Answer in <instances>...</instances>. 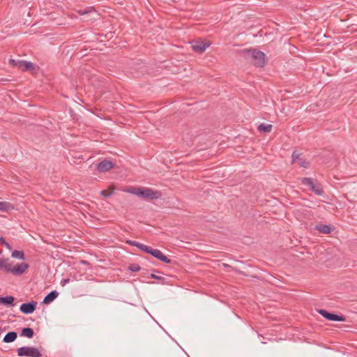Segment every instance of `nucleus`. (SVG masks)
Listing matches in <instances>:
<instances>
[{"instance_id": "obj_26", "label": "nucleus", "mask_w": 357, "mask_h": 357, "mask_svg": "<svg viewBox=\"0 0 357 357\" xmlns=\"http://www.w3.org/2000/svg\"><path fill=\"white\" fill-rule=\"evenodd\" d=\"M223 266L226 268V269H231L236 273H238L239 274H243V271L237 269L235 267H233L227 264H223Z\"/></svg>"}, {"instance_id": "obj_30", "label": "nucleus", "mask_w": 357, "mask_h": 357, "mask_svg": "<svg viewBox=\"0 0 357 357\" xmlns=\"http://www.w3.org/2000/svg\"><path fill=\"white\" fill-rule=\"evenodd\" d=\"M69 280H70L69 279H65L63 281H61L62 285L63 286L65 285L67 282H69Z\"/></svg>"}, {"instance_id": "obj_1", "label": "nucleus", "mask_w": 357, "mask_h": 357, "mask_svg": "<svg viewBox=\"0 0 357 357\" xmlns=\"http://www.w3.org/2000/svg\"><path fill=\"white\" fill-rule=\"evenodd\" d=\"M125 191L137 195L147 201L157 199L160 198L162 196L161 192L144 187H130L125 190Z\"/></svg>"}, {"instance_id": "obj_27", "label": "nucleus", "mask_w": 357, "mask_h": 357, "mask_svg": "<svg viewBox=\"0 0 357 357\" xmlns=\"http://www.w3.org/2000/svg\"><path fill=\"white\" fill-rule=\"evenodd\" d=\"M149 278L158 280H163L165 279L163 277L158 276L154 273H151Z\"/></svg>"}, {"instance_id": "obj_31", "label": "nucleus", "mask_w": 357, "mask_h": 357, "mask_svg": "<svg viewBox=\"0 0 357 357\" xmlns=\"http://www.w3.org/2000/svg\"><path fill=\"white\" fill-rule=\"evenodd\" d=\"M301 165L306 167L305 163H301Z\"/></svg>"}, {"instance_id": "obj_18", "label": "nucleus", "mask_w": 357, "mask_h": 357, "mask_svg": "<svg viewBox=\"0 0 357 357\" xmlns=\"http://www.w3.org/2000/svg\"><path fill=\"white\" fill-rule=\"evenodd\" d=\"M273 126L271 124H260L257 129L259 132H270L272 130Z\"/></svg>"}, {"instance_id": "obj_5", "label": "nucleus", "mask_w": 357, "mask_h": 357, "mask_svg": "<svg viewBox=\"0 0 357 357\" xmlns=\"http://www.w3.org/2000/svg\"><path fill=\"white\" fill-rule=\"evenodd\" d=\"M9 63L15 67L18 68L22 71H31L34 70V65L31 61L10 59Z\"/></svg>"}, {"instance_id": "obj_3", "label": "nucleus", "mask_w": 357, "mask_h": 357, "mask_svg": "<svg viewBox=\"0 0 357 357\" xmlns=\"http://www.w3.org/2000/svg\"><path fill=\"white\" fill-rule=\"evenodd\" d=\"M17 356L20 357H41L40 351L33 347H22L17 349Z\"/></svg>"}, {"instance_id": "obj_15", "label": "nucleus", "mask_w": 357, "mask_h": 357, "mask_svg": "<svg viewBox=\"0 0 357 357\" xmlns=\"http://www.w3.org/2000/svg\"><path fill=\"white\" fill-rule=\"evenodd\" d=\"M17 337V333L15 331H10L6 334L3 337V341L6 343H10L14 342Z\"/></svg>"}, {"instance_id": "obj_12", "label": "nucleus", "mask_w": 357, "mask_h": 357, "mask_svg": "<svg viewBox=\"0 0 357 357\" xmlns=\"http://www.w3.org/2000/svg\"><path fill=\"white\" fill-rule=\"evenodd\" d=\"M315 229L322 234H330L333 230V227L328 225L319 224L315 226Z\"/></svg>"}, {"instance_id": "obj_24", "label": "nucleus", "mask_w": 357, "mask_h": 357, "mask_svg": "<svg viewBox=\"0 0 357 357\" xmlns=\"http://www.w3.org/2000/svg\"><path fill=\"white\" fill-rule=\"evenodd\" d=\"M92 11H95V9L93 7L86 8L84 9H80L78 10V13L81 15H86Z\"/></svg>"}, {"instance_id": "obj_32", "label": "nucleus", "mask_w": 357, "mask_h": 357, "mask_svg": "<svg viewBox=\"0 0 357 357\" xmlns=\"http://www.w3.org/2000/svg\"><path fill=\"white\" fill-rule=\"evenodd\" d=\"M2 296H0V304H1Z\"/></svg>"}, {"instance_id": "obj_17", "label": "nucleus", "mask_w": 357, "mask_h": 357, "mask_svg": "<svg viewBox=\"0 0 357 357\" xmlns=\"http://www.w3.org/2000/svg\"><path fill=\"white\" fill-rule=\"evenodd\" d=\"M14 205L8 202H0V211L8 212L14 209Z\"/></svg>"}, {"instance_id": "obj_2", "label": "nucleus", "mask_w": 357, "mask_h": 357, "mask_svg": "<svg viewBox=\"0 0 357 357\" xmlns=\"http://www.w3.org/2000/svg\"><path fill=\"white\" fill-rule=\"evenodd\" d=\"M244 57L250 59L257 67H264L268 59L266 54L255 48L244 49L241 51Z\"/></svg>"}, {"instance_id": "obj_20", "label": "nucleus", "mask_w": 357, "mask_h": 357, "mask_svg": "<svg viewBox=\"0 0 357 357\" xmlns=\"http://www.w3.org/2000/svg\"><path fill=\"white\" fill-rule=\"evenodd\" d=\"M114 188H112V186H110L108 190H102L100 192V195H102L103 197H110L113 192H114Z\"/></svg>"}, {"instance_id": "obj_19", "label": "nucleus", "mask_w": 357, "mask_h": 357, "mask_svg": "<svg viewBox=\"0 0 357 357\" xmlns=\"http://www.w3.org/2000/svg\"><path fill=\"white\" fill-rule=\"evenodd\" d=\"M11 257L15 259H19L22 260L25 259L24 253L23 251L21 250H14L12 252Z\"/></svg>"}, {"instance_id": "obj_9", "label": "nucleus", "mask_w": 357, "mask_h": 357, "mask_svg": "<svg viewBox=\"0 0 357 357\" xmlns=\"http://www.w3.org/2000/svg\"><path fill=\"white\" fill-rule=\"evenodd\" d=\"M149 254L155 257L157 259L165 263V264H171L172 260L166 257L160 250L158 249L151 248Z\"/></svg>"}, {"instance_id": "obj_29", "label": "nucleus", "mask_w": 357, "mask_h": 357, "mask_svg": "<svg viewBox=\"0 0 357 357\" xmlns=\"http://www.w3.org/2000/svg\"><path fill=\"white\" fill-rule=\"evenodd\" d=\"M298 157H299V154L297 153L296 151H294L292 153L293 160L294 161L296 159L298 158Z\"/></svg>"}, {"instance_id": "obj_33", "label": "nucleus", "mask_w": 357, "mask_h": 357, "mask_svg": "<svg viewBox=\"0 0 357 357\" xmlns=\"http://www.w3.org/2000/svg\"><path fill=\"white\" fill-rule=\"evenodd\" d=\"M154 272H156V273H160L157 270H153Z\"/></svg>"}, {"instance_id": "obj_7", "label": "nucleus", "mask_w": 357, "mask_h": 357, "mask_svg": "<svg viewBox=\"0 0 357 357\" xmlns=\"http://www.w3.org/2000/svg\"><path fill=\"white\" fill-rule=\"evenodd\" d=\"M29 267V265L26 263L18 264L13 268L10 265L9 268H8V273H12L14 275H21Z\"/></svg>"}, {"instance_id": "obj_6", "label": "nucleus", "mask_w": 357, "mask_h": 357, "mask_svg": "<svg viewBox=\"0 0 357 357\" xmlns=\"http://www.w3.org/2000/svg\"><path fill=\"white\" fill-rule=\"evenodd\" d=\"M319 314H320L323 317L328 321H346V317L342 314H337L333 312H331L327 311L326 310L320 309L318 310Z\"/></svg>"}, {"instance_id": "obj_23", "label": "nucleus", "mask_w": 357, "mask_h": 357, "mask_svg": "<svg viewBox=\"0 0 357 357\" xmlns=\"http://www.w3.org/2000/svg\"><path fill=\"white\" fill-rule=\"evenodd\" d=\"M137 248H138L139 250H142V251H144V252H146V253H149V252H150V251H151V248H151V247H149V246H147V245H144V244H142V243H138V246H137Z\"/></svg>"}, {"instance_id": "obj_10", "label": "nucleus", "mask_w": 357, "mask_h": 357, "mask_svg": "<svg viewBox=\"0 0 357 357\" xmlns=\"http://www.w3.org/2000/svg\"><path fill=\"white\" fill-rule=\"evenodd\" d=\"M114 163L107 160H103L97 165V169L100 172H105L114 167Z\"/></svg>"}, {"instance_id": "obj_8", "label": "nucleus", "mask_w": 357, "mask_h": 357, "mask_svg": "<svg viewBox=\"0 0 357 357\" xmlns=\"http://www.w3.org/2000/svg\"><path fill=\"white\" fill-rule=\"evenodd\" d=\"M37 302L31 301V302L24 303L20 307V310L25 314L33 313L36 308Z\"/></svg>"}, {"instance_id": "obj_4", "label": "nucleus", "mask_w": 357, "mask_h": 357, "mask_svg": "<svg viewBox=\"0 0 357 357\" xmlns=\"http://www.w3.org/2000/svg\"><path fill=\"white\" fill-rule=\"evenodd\" d=\"M301 183L309 187L310 190L317 195H322L324 190L319 183H315L312 178L303 177L301 178Z\"/></svg>"}, {"instance_id": "obj_21", "label": "nucleus", "mask_w": 357, "mask_h": 357, "mask_svg": "<svg viewBox=\"0 0 357 357\" xmlns=\"http://www.w3.org/2000/svg\"><path fill=\"white\" fill-rule=\"evenodd\" d=\"M7 259L0 258V269H4L8 272V268L10 267V264L6 263Z\"/></svg>"}, {"instance_id": "obj_16", "label": "nucleus", "mask_w": 357, "mask_h": 357, "mask_svg": "<svg viewBox=\"0 0 357 357\" xmlns=\"http://www.w3.org/2000/svg\"><path fill=\"white\" fill-rule=\"evenodd\" d=\"M21 336L32 338L34 335L33 329L29 327L23 328L20 333Z\"/></svg>"}, {"instance_id": "obj_14", "label": "nucleus", "mask_w": 357, "mask_h": 357, "mask_svg": "<svg viewBox=\"0 0 357 357\" xmlns=\"http://www.w3.org/2000/svg\"><path fill=\"white\" fill-rule=\"evenodd\" d=\"M15 298L13 296H2L1 305L6 307H12L15 305Z\"/></svg>"}, {"instance_id": "obj_13", "label": "nucleus", "mask_w": 357, "mask_h": 357, "mask_svg": "<svg viewBox=\"0 0 357 357\" xmlns=\"http://www.w3.org/2000/svg\"><path fill=\"white\" fill-rule=\"evenodd\" d=\"M58 295V292L56 290H53L45 296L43 303L44 304H49L54 301L57 298Z\"/></svg>"}, {"instance_id": "obj_11", "label": "nucleus", "mask_w": 357, "mask_h": 357, "mask_svg": "<svg viewBox=\"0 0 357 357\" xmlns=\"http://www.w3.org/2000/svg\"><path fill=\"white\" fill-rule=\"evenodd\" d=\"M209 46V43H204L203 41H194L192 43V48L197 53H203L206 47Z\"/></svg>"}, {"instance_id": "obj_28", "label": "nucleus", "mask_w": 357, "mask_h": 357, "mask_svg": "<svg viewBox=\"0 0 357 357\" xmlns=\"http://www.w3.org/2000/svg\"><path fill=\"white\" fill-rule=\"evenodd\" d=\"M126 243L130 245L135 246L137 248L139 242L135 241H132V240H127Z\"/></svg>"}, {"instance_id": "obj_25", "label": "nucleus", "mask_w": 357, "mask_h": 357, "mask_svg": "<svg viewBox=\"0 0 357 357\" xmlns=\"http://www.w3.org/2000/svg\"><path fill=\"white\" fill-rule=\"evenodd\" d=\"M0 243L7 248L9 250H12L11 245L6 241L5 238L3 236L0 237Z\"/></svg>"}, {"instance_id": "obj_22", "label": "nucleus", "mask_w": 357, "mask_h": 357, "mask_svg": "<svg viewBox=\"0 0 357 357\" xmlns=\"http://www.w3.org/2000/svg\"><path fill=\"white\" fill-rule=\"evenodd\" d=\"M128 269L131 272H137L141 270V267L137 264H130L128 266Z\"/></svg>"}]
</instances>
